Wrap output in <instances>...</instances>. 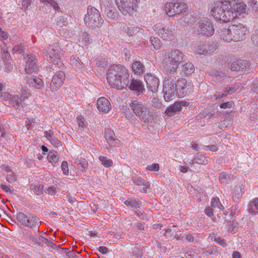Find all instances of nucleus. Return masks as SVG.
<instances>
[{
  "label": "nucleus",
  "mask_w": 258,
  "mask_h": 258,
  "mask_svg": "<svg viewBox=\"0 0 258 258\" xmlns=\"http://www.w3.org/2000/svg\"><path fill=\"white\" fill-rule=\"evenodd\" d=\"M248 8L243 2L238 0H222L217 2L211 11L216 19L225 23L232 22L238 16L246 14Z\"/></svg>",
  "instance_id": "f257e3e1"
},
{
  "label": "nucleus",
  "mask_w": 258,
  "mask_h": 258,
  "mask_svg": "<svg viewBox=\"0 0 258 258\" xmlns=\"http://www.w3.org/2000/svg\"><path fill=\"white\" fill-rule=\"evenodd\" d=\"M129 74L125 68L120 64H113L107 70L106 79L112 88L121 90L129 84Z\"/></svg>",
  "instance_id": "f03ea898"
},
{
  "label": "nucleus",
  "mask_w": 258,
  "mask_h": 258,
  "mask_svg": "<svg viewBox=\"0 0 258 258\" xmlns=\"http://www.w3.org/2000/svg\"><path fill=\"white\" fill-rule=\"evenodd\" d=\"M184 55L178 49L171 50L165 54L164 68L169 74L175 73L180 63L183 61Z\"/></svg>",
  "instance_id": "7ed1b4c3"
},
{
  "label": "nucleus",
  "mask_w": 258,
  "mask_h": 258,
  "mask_svg": "<svg viewBox=\"0 0 258 258\" xmlns=\"http://www.w3.org/2000/svg\"><path fill=\"white\" fill-rule=\"evenodd\" d=\"M130 106L134 113L144 122H148L150 120L153 119L155 116V112L153 109L146 107L138 100L132 101Z\"/></svg>",
  "instance_id": "20e7f679"
},
{
  "label": "nucleus",
  "mask_w": 258,
  "mask_h": 258,
  "mask_svg": "<svg viewBox=\"0 0 258 258\" xmlns=\"http://www.w3.org/2000/svg\"><path fill=\"white\" fill-rule=\"evenodd\" d=\"M86 25L92 28H100L103 24V20L98 10L92 7H88L87 14L84 18Z\"/></svg>",
  "instance_id": "39448f33"
},
{
  "label": "nucleus",
  "mask_w": 258,
  "mask_h": 258,
  "mask_svg": "<svg viewBox=\"0 0 258 258\" xmlns=\"http://www.w3.org/2000/svg\"><path fill=\"white\" fill-rule=\"evenodd\" d=\"M19 93H20V97L18 94L12 95L9 93L5 92L1 95V98L4 101H9L14 107L18 108L21 106L22 102L27 99L30 95L23 88Z\"/></svg>",
  "instance_id": "423d86ee"
},
{
  "label": "nucleus",
  "mask_w": 258,
  "mask_h": 258,
  "mask_svg": "<svg viewBox=\"0 0 258 258\" xmlns=\"http://www.w3.org/2000/svg\"><path fill=\"white\" fill-rule=\"evenodd\" d=\"M60 48L56 44L49 45L47 48L44 50V57L48 60L51 61L54 65L60 68L62 66L60 57Z\"/></svg>",
  "instance_id": "0eeeda50"
},
{
  "label": "nucleus",
  "mask_w": 258,
  "mask_h": 258,
  "mask_svg": "<svg viewBox=\"0 0 258 258\" xmlns=\"http://www.w3.org/2000/svg\"><path fill=\"white\" fill-rule=\"evenodd\" d=\"M118 9L124 16L133 15L137 11L138 5L140 2H134L133 0H115Z\"/></svg>",
  "instance_id": "6e6552de"
},
{
  "label": "nucleus",
  "mask_w": 258,
  "mask_h": 258,
  "mask_svg": "<svg viewBox=\"0 0 258 258\" xmlns=\"http://www.w3.org/2000/svg\"><path fill=\"white\" fill-rule=\"evenodd\" d=\"M163 91L166 101H169L177 97L175 84L173 78L171 77L165 78Z\"/></svg>",
  "instance_id": "1a4fd4ad"
},
{
  "label": "nucleus",
  "mask_w": 258,
  "mask_h": 258,
  "mask_svg": "<svg viewBox=\"0 0 258 258\" xmlns=\"http://www.w3.org/2000/svg\"><path fill=\"white\" fill-rule=\"evenodd\" d=\"M195 30L198 34L210 36L212 35L214 32V29L212 24L205 18H201L199 20L195 26Z\"/></svg>",
  "instance_id": "9d476101"
},
{
  "label": "nucleus",
  "mask_w": 258,
  "mask_h": 258,
  "mask_svg": "<svg viewBox=\"0 0 258 258\" xmlns=\"http://www.w3.org/2000/svg\"><path fill=\"white\" fill-rule=\"evenodd\" d=\"M186 8L183 2H176L166 3L164 6L166 13L169 17H174L180 14Z\"/></svg>",
  "instance_id": "9b49d317"
},
{
  "label": "nucleus",
  "mask_w": 258,
  "mask_h": 258,
  "mask_svg": "<svg viewBox=\"0 0 258 258\" xmlns=\"http://www.w3.org/2000/svg\"><path fill=\"white\" fill-rule=\"evenodd\" d=\"M232 34L233 35L234 41H240L244 40L248 33V30L246 26L241 23L237 25H231Z\"/></svg>",
  "instance_id": "f8f14e48"
},
{
  "label": "nucleus",
  "mask_w": 258,
  "mask_h": 258,
  "mask_svg": "<svg viewBox=\"0 0 258 258\" xmlns=\"http://www.w3.org/2000/svg\"><path fill=\"white\" fill-rule=\"evenodd\" d=\"M154 30L163 40H171L174 37L172 31L167 26L161 23L155 24Z\"/></svg>",
  "instance_id": "ddd939ff"
},
{
  "label": "nucleus",
  "mask_w": 258,
  "mask_h": 258,
  "mask_svg": "<svg viewBox=\"0 0 258 258\" xmlns=\"http://www.w3.org/2000/svg\"><path fill=\"white\" fill-rule=\"evenodd\" d=\"M189 85V82H187L186 79L183 78L179 79L175 85L177 97L180 98L183 97L187 93L188 90V87Z\"/></svg>",
  "instance_id": "4468645a"
},
{
  "label": "nucleus",
  "mask_w": 258,
  "mask_h": 258,
  "mask_svg": "<svg viewBox=\"0 0 258 258\" xmlns=\"http://www.w3.org/2000/svg\"><path fill=\"white\" fill-rule=\"evenodd\" d=\"M65 77V74L63 72H57L52 79L50 84V89L52 91L57 90L62 86Z\"/></svg>",
  "instance_id": "2eb2a0df"
},
{
  "label": "nucleus",
  "mask_w": 258,
  "mask_h": 258,
  "mask_svg": "<svg viewBox=\"0 0 258 258\" xmlns=\"http://www.w3.org/2000/svg\"><path fill=\"white\" fill-rule=\"evenodd\" d=\"M26 64L25 71L28 74L36 73L38 71V66L37 64V60L35 56L29 54L26 57Z\"/></svg>",
  "instance_id": "dca6fc26"
},
{
  "label": "nucleus",
  "mask_w": 258,
  "mask_h": 258,
  "mask_svg": "<svg viewBox=\"0 0 258 258\" xmlns=\"http://www.w3.org/2000/svg\"><path fill=\"white\" fill-rule=\"evenodd\" d=\"M144 78L147 83V88L152 92H156L159 87V79L156 77L152 76L151 74H147L145 76Z\"/></svg>",
  "instance_id": "f3484780"
},
{
  "label": "nucleus",
  "mask_w": 258,
  "mask_h": 258,
  "mask_svg": "<svg viewBox=\"0 0 258 258\" xmlns=\"http://www.w3.org/2000/svg\"><path fill=\"white\" fill-rule=\"evenodd\" d=\"M132 180L134 184L139 186V189L141 192H147V189L150 187L149 182L141 177L133 176L132 177Z\"/></svg>",
  "instance_id": "a211bd4d"
},
{
  "label": "nucleus",
  "mask_w": 258,
  "mask_h": 258,
  "mask_svg": "<svg viewBox=\"0 0 258 258\" xmlns=\"http://www.w3.org/2000/svg\"><path fill=\"white\" fill-rule=\"evenodd\" d=\"M106 5L105 12L107 17L111 20L118 19V13L115 6L109 1H107Z\"/></svg>",
  "instance_id": "6ab92c4d"
},
{
  "label": "nucleus",
  "mask_w": 258,
  "mask_h": 258,
  "mask_svg": "<svg viewBox=\"0 0 258 258\" xmlns=\"http://www.w3.org/2000/svg\"><path fill=\"white\" fill-rule=\"evenodd\" d=\"M97 104L98 110L102 113H108L111 108L109 101L103 97L98 99Z\"/></svg>",
  "instance_id": "aec40b11"
},
{
  "label": "nucleus",
  "mask_w": 258,
  "mask_h": 258,
  "mask_svg": "<svg viewBox=\"0 0 258 258\" xmlns=\"http://www.w3.org/2000/svg\"><path fill=\"white\" fill-rule=\"evenodd\" d=\"M248 67V62L245 60H236L231 62L230 69L233 71H243Z\"/></svg>",
  "instance_id": "412c9836"
},
{
  "label": "nucleus",
  "mask_w": 258,
  "mask_h": 258,
  "mask_svg": "<svg viewBox=\"0 0 258 258\" xmlns=\"http://www.w3.org/2000/svg\"><path fill=\"white\" fill-rule=\"evenodd\" d=\"M26 81L30 86L37 89H41L44 85L43 81L37 77H27Z\"/></svg>",
  "instance_id": "4be33fe9"
},
{
  "label": "nucleus",
  "mask_w": 258,
  "mask_h": 258,
  "mask_svg": "<svg viewBox=\"0 0 258 258\" xmlns=\"http://www.w3.org/2000/svg\"><path fill=\"white\" fill-rule=\"evenodd\" d=\"M232 30L231 29V26H230L228 29H222L221 30L220 32V37L223 41L230 42L232 41H234L233 35L232 34Z\"/></svg>",
  "instance_id": "5701e85b"
},
{
  "label": "nucleus",
  "mask_w": 258,
  "mask_h": 258,
  "mask_svg": "<svg viewBox=\"0 0 258 258\" xmlns=\"http://www.w3.org/2000/svg\"><path fill=\"white\" fill-rule=\"evenodd\" d=\"M197 21V18L191 14H187L179 19V23L182 26L193 25Z\"/></svg>",
  "instance_id": "b1692460"
},
{
  "label": "nucleus",
  "mask_w": 258,
  "mask_h": 258,
  "mask_svg": "<svg viewBox=\"0 0 258 258\" xmlns=\"http://www.w3.org/2000/svg\"><path fill=\"white\" fill-rule=\"evenodd\" d=\"M89 34L86 32H83L78 37L79 45L82 47L88 45L91 42Z\"/></svg>",
  "instance_id": "393cba45"
},
{
  "label": "nucleus",
  "mask_w": 258,
  "mask_h": 258,
  "mask_svg": "<svg viewBox=\"0 0 258 258\" xmlns=\"http://www.w3.org/2000/svg\"><path fill=\"white\" fill-rule=\"evenodd\" d=\"M129 88L131 90L136 91L137 92H142L143 91L145 90L143 82L136 79L132 80Z\"/></svg>",
  "instance_id": "a878e982"
},
{
  "label": "nucleus",
  "mask_w": 258,
  "mask_h": 258,
  "mask_svg": "<svg viewBox=\"0 0 258 258\" xmlns=\"http://www.w3.org/2000/svg\"><path fill=\"white\" fill-rule=\"evenodd\" d=\"M30 218L28 219L27 222L25 224L26 226L29 227L31 228H36L37 231H39V223L38 219L36 217L30 214Z\"/></svg>",
  "instance_id": "bb28decb"
},
{
  "label": "nucleus",
  "mask_w": 258,
  "mask_h": 258,
  "mask_svg": "<svg viewBox=\"0 0 258 258\" xmlns=\"http://www.w3.org/2000/svg\"><path fill=\"white\" fill-rule=\"evenodd\" d=\"M105 136L108 143L112 146H114L116 143V139L112 131L108 130L105 131Z\"/></svg>",
  "instance_id": "cd10ccee"
},
{
  "label": "nucleus",
  "mask_w": 258,
  "mask_h": 258,
  "mask_svg": "<svg viewBox=\"0 0 258 258\" xmlns=\"http://www.w3.org/2000/svg\"><path fill=\"white\" fill-rule=\"evenodd\" d=\"M233 179V175L226 172H223L220 174L219 180L222 184H227Z\"/></svg>",
  "instance_id": "c85d7f7f"
},
{
  "label": "nucleus",
  "mask_w": 258,
  "mask_h": 258,
  "mask_svg": "<svg viewBox=\"0 0 258 258\" xmlns=\"http://www.w3.org/2000/svg\"><path fill=\"white\" fill-rule=\"evenodd\" d=\"M180 104L176 102L174 104L168 107L165 110V113L169 116H173L174 113L180 111Z\"/></svg>",
  "instance_id": "c756f323"
},
{
  "label": "nucleus",
  "mask_w": 258,
  "mask_h": 258,
  "mask_svg": "<svg viewBox=\"0 0 258 258\" xmlns=\"http://www.w3.org/2000/svg\"><path fill=\"white\" fill-rule=\"evenodd\" d=\"M75 163L83 172L86 171L88 168V161L84 158L81 157L77 158Z\"/></svg>",
  "instance_id": "7c9ffc66"
},
{
  "label": "nucleus",
  "mask_w": 258,
  "mask_h": 258,
  "mask_svg": "<svg viewBox=\"0 0 258 258\" xmlns=\"http://www.w3.org/2000/svg\"><path fill=\"white\" fill-rule=\"evenodd\" d=\"M30 214L24 213L22 212H19L16 215V218L23 225L25 226L26 224L28 219L30 218Z\"/></svg>",
  "instance_id": "2f4dec72"
},
{
  "label": "nucleus",
  "mask_w": 258,
  "mask_h": 258,
  "mask_svg": "<svg viewBox=\"0 0 258 258\" xmlns=\"http://www.w3.org/2000/svg\"><path fill=\"white\" fill-rule=\"evenodd\" d=\"M48 160L52 165L56 166L59 160L58 155L55 151H50L47 157Z\"/></svg>",
  "instance_id": "473e14b6"
},
{
  "label": "nucleus",
  "mask_w": 258,
  "mask_h": 258,
  "mask_svg": "<svg viewBox=\"0 0 258 258\" xmlns=\"http://www.w3.org/2000/svg\"><path fill=\"white\" fill-rule=\"evenodd\" d=\"M30 189L35 195H40L43 193L44 186L40 183H37V184H32L30 186Z\"/></svg>",
  "instance_id": "72a5a7b5"
},
{
  "label": "nucleus",
  "mask_w": 258,
  "mask_h": 258,
  "mask_svg": "<svg viewBox=\"0 0 258 258\" xmlns=\"http://www.w3.org/2000/svg\"><path fill=\"white\" fill-rule=\"evenodd\" d=\"M70 61L73 67L76 70H80L84 67V64L80 60L78 57H72Z\"/></svg>",
  "instance_id": "f704fd0d"
},
{
  "label": "nucleus",
  "mask_w": 258,
  "mask_h": 258,
  "mask_svg": "<svg viewBox=\"0 0 258 258\" xmlns=\"http://www.w3.org/2000/svg\"><path fill=\"white\" fill-rule=\"evenodd\" d=\"M182 71L185 75H189L195 71V67L191 62H186L182 66Z\"/></svg>",
  "instance_id": "c9c22d12"
},
{
  "label": "nucleus",
  "mask_w": 258,
  "mask_h": 258,
  "mask_svg": "<svg viewBox=\"0 0 258 258\" xmlns=\"http://www.w3.org/2000/svg\"><path fill=\"white\" fill-rule=\"evenodd\" d=\"M132 68L136 74L140 75L143 73L144 67L140 61H137L133 64Z\"/></svg>",
  "instance_id": "e433bc0d"
},
{
  "label": "nucleus",
  "mask_w": 258,
  "mask_h": 258,
  "mask_svg": "<svg viewBox=\"0 0 258 258\" xmlns=\"http://www.w3.org/2000/svg\"><path fill=\"white\" fill-rule=\"evenodd\" d=\"M150 43L151 45L153 46V48H151L152 50H156L160 48L161 43L159 38L155 37H151L150 38Z\"/></svg>",
  "instance_id": "4c0bfd02"
},
{
  "label": "nucleus",
  "mask_w": 258,
  "mask_h": 258,
  "mask_svg": "<svg viewBox=\"0 0 258 258\" xmlns=\"http://www.w3.org/2000/svg\"><path fill=\"white\" fill-rule=\"evenodd\" d=\"M130 251L131 256L132 258H134L135 256L137 258L141 257L143 255L142 250L138 247H134L132 248Z\"/></svg>",
  "instance_id": "58836bf2"
},
{
  "label": "nucleus",
  "mask_w": 258,
  "mask_h": 258,
  "mask_svg": "<svg viewBox=\"0 0 258 258\" xmlns=\"http://www.w3.org/2000/svg\"><path fill=\"white\" fill-rule=\"evenodd\" d=\"M211 205L213 208H217L219 211L224 210V206L220 203L219 198H213L211 201Z\"/></svg>",
  "instance_id": "ea45409f"
},
{
  "label": "nucleus",
  "mask_w": 258,
  "mask_h": 258,
  "mask_svg": "<svg viewBox=\"0 0 258 258\" xmlns=\"http://www.w3.org/2000/svg\"><path fill=\"white\" fill-rule=\"evenodd\" d=\"M195 161L199 164H206L208 162V157L202 154H198L195 158Z\"/></svg>",
  "instance_id": "a19ab883"
},
{
  "label": "nucleus",
  "mask_w": 258,
  "mask_h": 258,
  "mask_svg": "<svg viewBox=\"0 0 258 258\" xmlns=\"http://www.w3.org/2000/svg\"><path fill=\"white\" fill-rule=\"evenodd\" d=\"M99 159L101 162L102 164L105 167H109L113 165L112 161L106 157L100 156Z\"/></svg>",
  "instance_id": "79ce46f5"
},
{
  "label": "nucleus",
  "mask_w": 258,
  "mask_h": 258,
  "mask_svg": "<svg viewBox=\"0 0 258 258\" xmlns=\"http://www.w3.org/2000/svg\"><path fill=\"white\" fill-rule=\"evenodd\" d=\"M124 204L131 208H138L140 207V204L134 199H128L124 202Z\"/></svg>",
  "instance_id": "37998d69"
},
{
  "label": "nucleus",
  "mask_w": 258,
  "mask_h": 258,
  "mask_svg": "<svg viewBox=\"0 0 258 258\" xmlns=\"http://www.w3.org/2000/svg\"><path fill=\"white\" fill-rule=\"evenodd\" d=\"M207 47V44H200L197 47L196 53L200 55L205 54L208 52Z\"/></svg>",
  "instance_id": "c03bdc74"
},
{
  "label": "nucleus",
  "mask_w": 258,
  "mask_h": 258,
  "mask_svg": "<svg viewBox=\"0 0 258 258\" xmlns=\"http://www.w3.org/2000/svg\"><path fill=\"white\" fill-rule=\"evenodd\" d=\"M32 240L40 245H44L47 244L48 239L41 236H39L38 238H33Z\"/></svg>",
  "instance_id": "a18cd8bd"
},
{
  "label": "nucleus",
  "mask_w": 258,
  "mask_h": 258,
  "mask_svg": "<svg viewBox=\"0 0 258 258\" xmlns=\"http://www.w3.org/2000/svg\"><path fill=\"white\" fill-rule=\"evenodd\" d=\"M68 23L67 19L63 16H60L57 18L56 19V25L62 27L64 26H66Z\"/></svg>",
  "instance_id": "49530a36"
},
{
  "label": "nucleus",
  "mask_w": 258,
  "mask_h": 258,
  "mask_svg": "<svg viewBox=\"0 0 258 258\" xmlns=\"http://www.w3.org/2000/svg\"><path fill=\"white\" fill-rule=\"evenodd\" d=\"M251 40L253 44L258 47V30H255L252 34Z\"/></svg>",
  "instance_id": "de8ad7c7"
},
{
  "label": "nucleus",
  "mask_w": 258,
  "mask_h": 258,
  "mask_svg": "<svg viewBox=\"0 0 258 258\" xmlns=\"http://www.w3.org/2000/svg\"><path fill=\"white\" fill-rule=\"evenodd\" d=\"M96 63L97 66L101 68H104L107 64V61L105 58H98L96 59Z\"/></svg>",
  "instance_id": "09e8293b"
},
{
  "label": "nucleus",
  "mask_w": 258,
  "mask_h": 258,
  "mask_svg": "<svg viewBox=\"0 0 258 258\" xmlns=\"http://www.w3.org/2000/svg\"><path fill=\"white\" fill-rule=\"evenodd\" d=\"M248 3L251 7L252 10L258 12V0H248Z\"/></svg>",
  "instance_id": "8fccbe9b"
},
{
  "label": "nucleus",
  "mask_w": 258,
  "mask_h": 258,
  "mask_svg": "<svg viewBox=\"0 0 258 258\" xmlns=\"http://www.w3.org/2000/svg\"><path fill=\"white\" fill-rule=\"evenodd\" d=\"M24 50V47L21 44H17L13 47V51L15 53H21Z\"/></svg>",
  "instance_id": "3c124183"
},
{
  "label": "nucleus",
  "mask_w": 258,
  "mask_h": 258,
  "mask_svg": "<svg viewBox=\"0 0 258 258\" xmlns=\"http://www.w3.org/2000/svg\"><path fill=\"white\" fill-rule=\"evenodd\" d=\"M209 74L213 77L222 78L224 77V74L219 72L217 70H212L210 71Z\"/></svg>",
  "instance_id": "603ef678"
},
{
  "label": "nucleus",
  "mask_w": 258,
  "mask_h": 258,
  "mask_svg": "<svg viewBox=\"0 0 258 258\" xmlns=\"http://www.w3.org/2000/svg\"><path fill=\"white\" fill-rule=\"evenodd\" d=\"M146 169L150 171H158L159 170V165L157 163L149 165L147 166Z\"/></svg>",
  "instance_id": "864d4df0"
},
{
  "label": "nucleus",
  "mask_w": 258,
  "mask_h": 258,
  "mask_svg": "<svg viewBox=\"0 0 258 258\" xmlns=\"http://www.w3.org/2000/svg\"><path fill=\"white\" fill-rule=\"evenodd\" d=\"M49 141L54 147H58L61 146L60 141L54 137L52 138H50Z\"/></svg>",
  "instance_id": "5fc2aeb1"
},
{
  "label": "nucleus",
  "mask_w": 258,
  "mask_h": 258,
  "mask_svg": "<svg viewBox=\"0 0 258 258\" xmlns=\"http://www.w3.org/2000/svg\"><path fill=\"white\" fill-rule=\"evenodd\" d=\"M61 167L62 170L63 171V173L67 175L69 173V168L68 164L67 161H63L61 163Z\"/></svg>",
  "instance_id": "6e6d98bb"
},
{
  "label": "nucleus",
  "mask_w": 258,
  "mask_h": 258,
  "mask_svg": "<svg viewBox=\"0 0 258 258\" xmlns=\"http://www.w3.org/2000/svg\"><path fill=\"white\" fill-rule=\"evenodd\" d=\"M7 180L9 182L16 180V177L12 171H9V174L7 175Z\"/></svg>",
  "instance_id": "4d7b16f0"
},
{
  "label": "nucleus",
  "mask_w": 258,
  "mask_h": 258,
  "mask_svg": "<svg viewBox=\"0 0 258 258\" xmlns=\"http://www.w3.org/2000/svg\"><path fill=\"white\" fill-rule=\"evenodd\" d=\"M207 50H208V52H213L215 50L217 49L218 46L215 43H211L209 44L208 46L207 45Z\"/></svg>",
  "instance_id": "13d9d810"
},
{
  "label": "nucleus",
  "mask_w": 258,
  "mask_h": 258,
  "mask_svg": "<svg viewBox=\"0 0 258 258\" xmlns=\"http://www.w3.org/2000/svg\"><path fill=\"white\" fill-rule=\"evenodd\" d=\"M77 120L78 125L80 127H82L83 129L86 127V124L83 118L78 117Z\"/></svg>",
  "instance_id": "bf43d9fd"
},
{
  "label": "nucleus",
  "mask_w": 258,
  "mask_h": 258,
  "mask_svg": "<svg viewBox=\"0 0 258 258\" xmlns=\"http://www.w3.org/2000/svg\"><path fill=\"white\" fill-rule=\"evenodd\" d=\"M205 213L209 217H212V219L213 220H215V217H212V216H213V210L211 207H209L206 209Z\"/></svg>",
  "instance_id": "052dcab7"
},
{
  "label": "nucleus",
  "mask_w": 258,
  "mask_h": 258,
  "mask_svg": "<svg viewBox=\"0 0 258 258\" xmlns=\"http://www.w3.org/2000/svg\"><path fill=\"white\" fill-rule=\"evenodd\" d=\"M56 187L54 186H51L47 188L46 189L45 191L46 192H47L49 195L53 196L55 194L56 191Z\"/></svg>",
  "instance_id": "680f3d73"
},
{
  "label": "nucleus",
  "mask_w": 258,
  "mask_h": 258,
  "mask_svg": "<svg viewBox=\"0 0 258 258\" xmlns=\"http://www.w3.org/2000/svg\"><path fill=\"white\" fill-rule=\"evenodd\" d=\"M232 102L228 101L227 102L221 104L220 105V108L226 109V108H230L232 107Z\"/></svg>",
  "instance_id": "e2e57ef3"
},
{
  "label": "nucleus",
  "mask_w": 258,
  "mask_h": 258,
  "mask_svg": "<svg viewBox=\"0 0 258 258\" xmlns=\"http://www.w3.org/2000/svg\"><path fill=\"white\" fill-rule=\"evenodd\" d=\"M139 28L138 27H132L128 29L127 33L128 35L131 36L134 35L136 32L138 31V29Z\"/></svg>",
  "instance_id": "0e129e2a"
},
{
  "label": "nucleus",
  "mask_w": 258,
  "mask_h": 258,
  "mask_svg": "<svg viewBox=\"0 0 258 258\" xmlns=\"http://www.w3.org/2000/svg\"><path fill=\"white\" fill-rule=\"evenodd\" d=\"M152 104L154 107H159L161 103L159 101L157 98H153L152 100Z\"/></svg>",
  "instance_id": "69168bd1"
},
{
  "label": "nucleus",
  "mask_w": 258,
  "mask_h": 258,
  "mask_svg": "<svg viewBox=\"0 0 258 258\" xmlns=\"http://www.w3.org/2000/svg\"><path fill=\"white\" fill-rule=\"evenodd\" d=\"M233 91H234V90L232 87H227L225 88L224 93H225V95H227L232 93Z\"/></svg>",
  "instance_id": "338daca9"
},
{
  "label": "nucleus",
  "mask_w": 258,
  "mask_h": 258,
  "mask_svg": "<svg viewBox=\"0 0 258 258\" xmlns=\"http://www.w3.org/2000/svg\"><path fill=\"white\" fill-rule=\"evenodd\" d=\"M206 147L211 151L216 152L218 150V147L215 145L207 146Z\"/></svg>",
  "instance_id": "774afa93"
}]
</instances>
